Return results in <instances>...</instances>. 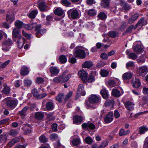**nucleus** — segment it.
<instances>
[{
	"label": "nucleus",
	"mask_w": 148,
	"mask_h": 148,
	"mask_svg": "<svg viewBox=\"0 0 148 148\" xmlns=\"http://www.w3.org/2000/svg\"><path fill=\"white\" fill-rule=\"evenodd\" d=\"M93 65L92 62L91 61H85L82 65L83 67L85 68H89Z\"/></svg>",
	"instance_id": "c756f323"
},
{
	"label": "nucleus",
	"mask_w": 148,
	"mask_h": 148,
	"mask_svg": "<svg viewBox=\"0 0 148 148\" xmlns=\"http://www.w3.org/2000/svg\"><path fill=\"white\" fill-rule=\"evenodd\" d=\"M147 21L145 19L144 17H143L140 19L137 23V25L139 24V26H143L147 24Z\"/></svg>",
	"instance_id": "473e14b6"
},
{
	"label": "nucleus",
	"mask_w": 148,
	"mask_h": 148,
	"mask_svg": "<svg viewBox=\"0 0 148 148\" xmlns=\"http://www.w3.org/2000/svg\"><path fill=\"white\" fill-rule=\"evenodd\" d=\"M109 73V71L105 69L101 70L100 72V74L103 77H106L108 75Z\"/></svg>",
	"instance_id": "79ce46f5"
},
{
	"label": "nucleus",
	"mask_w": 148,
	"mask_h": 148,
	"mask_svg": "<svg viewBox=\"0 0 148 148\" xmlns=\"http://www.w3.org/2000/svg\"><path fill=\"white\" fill-rule=\"evenodd\" d=\"M95 78L92 75H90L87 78V77L86 79L84 82H87L88 83H92L95 81Z\"/></svg>",
	"instance_id": "a18cd8bd"
},
{
	"label": "nucleus",
	"mask_w": 148,
	"mask_h": 148,
	"mask_svg": "<svg viewBox=\"0 0 148 148\" xmlns=\"http://www.w3.org/2000/svg\"><path fill=\"white\" fill-rule=\"evenodd\" d=\"M10 110H12L17 106L18 101L17 100L12 98L7 97L3 100Z\"/></svg>",
	"instance_id": "f03ea898"
},
{
	"label": "nucleus",
	"mask_w": 148,
	"mask_h": 148,
	"mask_svg": "<svg viewBox=\"0 0 148 148\" xmlns=\"http://www.w3.org/2000/svg\"><path fill=\"white\" fill-rule=\"evenodd\" d=\"M82 126L83 128L86 129H88L89 128L93 130L95 128V125L94 124L89 122L84 123L82 125Z\"/></svg>",
	"instance_id": "9b49d317"
},
{
	"label": "nucleus",
	"mask_w": 148,
	"mask_h": 148,
	"mask_svg": "<svg viewBox=\"0 0 148 148\" xmlns=\"http://www.w3.org/2000/svg\"><path fill=\"white\" fill-rule=\"evenodd\" d=\"M85 142L89 144H91L92 142V140L90 137L88 136L86 137L85 139Z\"/></svg>",
	"instance_id": "e2e57ef3"
},
{
	"label": "nucleus",
	"mask_w": 148,
	"mask_h": 148,
	"mask_svg": "<svg viewBox=\"0 0 148 148\" xmlns=\"http://www.w3.org/2000/svg\"><path fill=\"white\" fill-rule=\"evenodd\" d=\"M78 73L81 79L84 82H85L87 77L88 73L85 71L81 70L78 72Z\"/></svg>",
	"instance_id": "1a4fd4ad"
},
{
	"label": "nucleus",
	"mask_w": 148,
	"mask_h": 148,
	"mask_svg": "<svg viewBox=\"0 0 148 148\" xmlns=\"http://www.w3.org/2000/svg\"><path fill=\"white\" fill-rule=\"evenodd\" d=\"M61 77V75L59 76L55 77L53 79V82L55 83H62Z\"/></svg>",
	"instance_id": "a19ab883"
},
{
	"label": "nucleus",
	"mask_w": 148,
	"mask_h": 148,
	"mask_svg": "<svg viewBox=\"0 0 148 148\" xmlns=\"http://www.w3.org/2000/svg\"><path fill=\"white\" fill-rule=\"evenodd\" d=\"M15 26L18 28H21L22 27L23 25V22L19 20L16 21L14 23Z\"/></svg>",
	"instance_id": "58836bf2"
},
{
	"label": "nucleus",
	"mask_w": 148,
	"mask_h": 148,
	"mask_svg": "<svg viewBox=\"0 0 148 148\" xmlns=\"http://www.w3.org/2000/svg\"><path fill=\"white\" fill-rule=\"evenodd\" d=\"M132 86L134 88H138L140 85L141 84L138 79L135 78L132 82Z\"/></svg>",
	"instance_id": "f3484780"
},
{
	"label": "nucleus",
	"mask_w": 148,
	"mask_h": 148,
	"mask_svg": "<svg viewBox=\"0 0 148 148\" xmlns=\"http://www.w3.org/2000/svg\"><path fill=\"white\" fill-rule=\"evenodd\" d=\"M45 106L48 110H52L54 107V104L52 101H49L46 103Z\"/></svg>",
	"instance_id": "a211bd4d"
},
{
	"label": "nucleus",
	"mask_w": 148,
	"mask_h": 148,
	"mask_svg": "<svg viewBox=\"0 0 148 148\" xmlns=\"http://www.w3.org/2000/svg\"><path fill=\"white\" fill-rule=\"evenodd\" d=\"M29 72L28 68L25 66L22 67L20 70V73L22 76H25L27 75Z\"/></svg>",
	"instance_id": "6ab92c4d"
},
{
	"label": "nucleus",
	"mask_w": 148,
	"mask_h": 148,
	"mask_svg": "<svg viewBox=\"0 0 148 148\" xmlns=\"http://www.w3.org/2000/svg\"><path fill=\"white\" fill-rule=\"evenodd\" d=\"M67 60V58L64 55H62L59 58V62L61 64L65 63L66 62Z\"/></svg>",
	"instance_id": "ea45409f"
},
{
	"label": "nucleus",
	"mask_w": 148,
	"mask_h": 148,
	"mask_svg": "<svg viewBox=\"0 0 148 148\" xmlns=\"http://www.w3.org/2000/svg\"><path fill=\"white\" fill-rule=\"evenodd\" d=\"M142 100L144 102V104H145L148 103V96H143L142 98Z\"/></svg>",
	"instance_id": "338daca9"
},
{
	"label": "nucleus",
	"mask_w": 148,
	"mask_h": 148,
	"mask_svg": "<svg viewBox=\"0 0 148 148\" xmlns=\"http://www.w3.org/2000/svg\"><path fill=\"white\" fill-rule=\"evenodd\" d=\"M130 132L129 130L125 131L123 129L121 128L119 130V134L120 136H124L128 134Z\"/></svg>",
	"instance_id": "b1692460"
},
{
	"label": "nucleus",
	"mask_w": 148,
	"mask_h": 148,
	"mask_svg": "<svg viewBox=\"0 0 148 148\" xmlns=\"http://www.w3.org/2000/svg\"><path fill=\"white\" fill-rule=\"evenodd\" d=\"M129 58L134 60L137 58V56L135 53H131L129 54Z\"/></svg>",
	"instance_id": "5fc2aeb1"
},
{
	"label": "nucleus",
	"mask_w": 148,
	"mask_h": 148,
	"mask_svg": "<svg viewBox=\"0 0 148 148\" xmlns=\"http://www.w3.org/2000/svg\"><path fill=\"white\" fill-rule=\"evenodd\" d=\"M108 54L105 53H103L101 54L100 56L101 58L105 60H107L108 59Z\"/></svg>",
	"instance_id": "774afa93"
},
{
	"label": "nucleus",
	"mask_w": 148,
	"mask_h": 148,
	"mask_svg": "<svg viewBox=\"0 0 148 148\" xmlns=\"http://www.w3.org/2000/svg\"><path fill=\"white\" fill-rule=\"evenodd\" d=\"M41 25L40 24L38 25L35 23L34 31L36 32V36L39 38L41 35L44 34L46 32V30L45 29H41Z\"/></svg>",
	"instance_id": "7ed1b4c3"
},
{
	"label": "nucleus",
	"mask_w": 148,
	"mask_h": 148,
	"mask_svg": "<svg viewBox=\"0 0 148 148\" xmlns=\"http://www.w3.org/2000/svg\"><path fill=\"white\" fill-rule=\"evenodd\" d=\"M61 3L63 5L68 6L71 4V3L67 0H62L61 1Z\"/></svg>",
	"instance_id": "6e6d98bb"
},
{
	"label": "nucleus",
	"mask_w": 148,
	"mask_h": 148,
	"mask_svg": "<svg viewBox=\"0 0 148 148\" xmlns=\"http://www.w3.org/2000/svg\"><path fill=\"white\" fill-rule=\"evenodd\" d=\"M22 129L25 133L27 134L30 133L31 132V128L28 125H26L22 128Z\"/></svg>",
	"instance_id": "7c9ffc66"
},
{
	"label": "nucleus",
	"mask_w": 148,
	"mask_h": 148,
	"mask_svg": "<svg viewBox=\"0 0 148 148\" xmlns=\"http://www.w3.org/2000/svg\"><path fill=\"white\" fill-rule=\"evenodd\" d=\"M38 13V12L36 10H34L32 11L29 14V17L31 18H34L36 15Z\"/></svg>",
	"instance_id": "f704fd0d"
},
{
	"label": "nucleus",
	"mask_w": 148,
	"mask_h": 148,
	"mask_svg": "<svg viewBox=\"0 0 148 148\" xmlns=\"http://www.w3.org/2000/svg\"><path fill=\"white\" fill-rule=\"evenodd\" d=\"M148 130V128L145 126H141L139 128V132L141 134H144L146 131Z\"/></svg>",
	"instance_id": "c85d7f7f"
},
{
	"label": "nucleus",
	"mask_w": 148,
	"mask_h": 148,
	"mask_svg": "<svg viewBox=\"0 0 148 148\" xmlns=\"http://www.w3.org/2000/svg\"><path fill=\"white\" fill-rule=\"evenodd\" d=\"M32 93L35 97H36L38 99V98L39 94L38 92L37 91L36 89H33L32 90Z\"/></svg>",
	"instance_id": "8fccbe9b"
},
{
	"label": "nucleus",
	"mask_w": 148,
	"mask_h": 148,
	"mask_svg": "<svg viewBox=\"0 0 148 148\" xmlns=\"http://www.w3.org/2000/svg\"><path fill=\"white\" fill-rule=\"evenodd\" d=\"M139 15L136 13L132 15L131 17L128 19L127 22L128 23L131 24L133 23L139 17Z\"/></svg>",
	"instance_id": "4468645a"
},
{
	"label": "nucleus",
	"mask_w": 148,
	"mask_h": 148,
	"mask_svg": "<svg viewBox=\"0 0 148 148\" xmlns=\"http://www.w3.org/2000/svg\"><path fill=\"white\" fill-rule=\"evenodd\" d=\"M134 64L133 62L129 61L126 64V67L128 69L130 67H132L134 66Z\"/></svg>",
	"instance_id": "052dcab7"
},
{
	"label": "nucleus",
	"mask_w": 148,
	"mask_h": 148,
	"mask_svg": "<svg viewBox=\"0 0 148 148\" xmlns=\"http://www.w3.org/2000/svg\"><path fill=\"white\" fill-rule=\"evenodd\" d=\"M35 118L38 120H41L44 117V113L42 112H37L35 114Z\"/></svg>",
	"instance_id": "4be33fe9"
},
{
	"label": "nucleus",
	"mask_w": 148,
	"mask_h": 148,
	"mask_svg": "<svg viewBox=\"0 0 148 148\" xmlns=\"http://www.w3.org/2000/svg\"><path fill=\"white\" fill-rule=\"evenodd\" d=\"M12 44V41L10 38L5 39L2 43V50L5 51H8Z\"/></svg>",
	"instance_id": "20e7f679"
},
{
	"label": "nucleus",
	"mask_w": 148,
	"mask_h": 148,
	"mask_svg": "<svg viewBox=\"0 0 148 148\" xmlns=\"http://www.w3.org/2000/svg\"><path fill=\"white\" fill-rule=\"evenodd\" d=\"M110 2V0H101L100 5L103 8H108L109 6Z\"/></svg>",
	"instance_id": "aec40b11"
},
{
	"label": "nucleus",
	"mask_w": 148,
	"mask_h": 148,
	"mask_svg": "<svg viewBox=\"0 0 148 148\" xmlns=\"http://www.w3.org/2000/svg\"><path fill=\"white\" fill-rule=\"evenodd\" d=\"M35 23H33L29 24H26L24 26L25 29L27 30H30L33 29L35 26Z\"/></svg>",
	"instance_id": "c9c22d12"
},
{
	"label": "nucleus",
	"mask_w": 148,
	"mask_h": 148,
	"mask_svg": "<svg viewBox=\"0 0 148 148\" xmlns=\"http://www.w3.org/2000/svg\"><path fill=\"white\" fill-rule=\"evenodd\" d=\"M143 148H148V137L145 138L143 146Z\"/></svg>",
	"instance_id": "69168bd1"
},
{
	"label": "nucleus",
	"mask_w": 148,
	"mask_h": 148,
	"mask_svg": "<svg viewBox=\"0 0 148 148\" xmlns=\"http://www.w3.org/2000/svg\"><path fill=\"white\" fill-rule=\"evenodd\" d=\"M113 112H110L106 115L104 119L105 122L106 123H109L113 120Z\"/></svg>",
	"instance_id": "9d476101"
},
{
	"label": "nucleus",
	"mask_w": 148,
	"mask_h": 148,
	"mask_svg": "<svg viewBox=\"0 0 148 148\" xmlns=\"http://www.w3.org/2000/svg\"><path fill=\"white\" fill-rule=\"evenodd\" d=\"M118 34L117 32L115 31H111L109 32L108 36L110 37L114 38L116 37Z\"/></svg>",
	"instance_id": "603ef678"
},
{
	"label": "nucleus",
	"mask_w": 148,
	"mask_h": 148,
	"mask_svg": "<svg viewBox=\"0 0 148 148\" xmlns=\"http://www.w3.org/2000/svg\"><path fill=\"white\" fill-rule=\"evenodd\" d=\"M89 101L91 103H99L101 101V97L99 96L92 95L89 98Z\"/></svg>",
	"instance_id": "0eeeda50"
},
{
	"label": "nucleus",
	"mask_w": 148,
	"mask_h": 148,
	"mask_svg": "<svg viewBox=\"0 0 148 148\" xmlns=\"http://www.w3.org/2000/svg\"><path fill=\"white\" fill-rule=\"evenodd\" d=\"M112 93L113 95L116 97H119L121 95V93L118 89L114 88L112 91Z\"/></svg>",
	"instance_id": "cd10ccee"
},
{
	"label": "nucleus",
	"mask_w": 148,
	"mask_h": 148,
	"mask_svg": "<svg viewBox=\"0 0 148 148\" xmlns=\"http://www.w3.org/2000/svg\"><path fill=\"white\" fill-rule=\"evenodd\" d=\"M85 13L88 14V16H94L96 14L95 10L94 9H91L88 10H86Z\"/></svg>",
	"instance_id": "bb28decb"
},
{
	"label": "nucleus",
	"mask_w": 148,
	"mask_h": 148,
	"mask_svg": "<svg viewBox=\"0 0 148 148\" xmlns=\"http://www.w3.org/2000/svg\"><path fill=\"white\" fill-rule=\"evenodd\" d=\"M69 17L73 19L77 18L79 17V12L76 10H69L67 12Z\"/></svg>",
	"instance_id": "39448f33"
},
{
	"label": "nucleus",
	"mask_w": 148,
	"mask_h": 148,
	"mask_svg": "<svg viewBox=\"0 0 148 148\" xmlns=\"http://www.w3.org/2000/svg\"><path fill=\"white\" fill-rule=\"evenodd\" d=\"M80 141L79 139L77 138L74 139L72 141V143L74 145H77L80 143Z\"/></svg>",
	"instance_id": "4d7b16f0"
},
{
	"label": "nucleus",
	"mask_w": 148,
	"mask_h": 148,
	"mask_svg": "<svg viewBox=\"0 0 148 148\" xmlns=\"http://www.w3.org/2000/svg\"><path fill=\"white\" fill-rule=\"evenodd\" d=\"M72 94V92L71 91H70L66 95L64 98V100L65 101L68 100L71 97Z\"/></svg>",
	"instance_id": "bf43d9fd"
},
{
	"label": "nucleus",
	"mask_w": 148,
	"mask_h": 148,
	"mask_svg": "<svg viewBox=\"0 0 148 148\" xmlns=\"http://www.w3.org/2000/svg\"><path fill=\"white\" fill-rule=\"evenodd\" d=\"M64 97V95L63 93H60L56 96V99L59 102L61 103Z\"/></svg>",
	"instance_id": "2f4dec72"
},
{
	"label": "nucleus",
	"mask_w": 148,
	"mask_h": 148,
	"mask_svg": "<svg viewBox=\"0 0 148 148\" xmlns=\"http://www.w3.org/2000/svg\"><path fill=\"white\" fill-rule=\"evenodd\" d=\"M20 139L18 138H16L13 139L10 142L8 143V145L10 147H12L14 144L19 141Z\"/></svg>",
	"instance_id": "72a5a7b5"
},
{
	"label": "nucleus",
	"mask_w": 148,
	"mask_h": 148,
	"mask_svg": "<svg viewBox=\"0 0 148 148\" xmlns=\"http://www.w3.org/2000/svg\"><path fill=\"white\" fill-rule=\"evenodd\" d=\"M148 72V69L145 66H142L139 67L138 74L139 75L142 76H144Z\"/></svg>",
	"instance_id": "6e6552de"
},
{
	"label": "nucleus",
	"mask_w": 148,
	"mask_h": 148,
	"mask_svg": "<svg viewBox=\"0 0 148 148\" xmlns=\"http://www.w3.org/2000/svg\"><path fill=\"white\" fill-rule=\"evenodd\" d=\"M74 55L76 57L83 58L85 57L86 53L85 51L82 49H79L74 52Z\"/></svg>",
	"instance_id": "423d86ee"
},
{
	"label": "nucleus",
	"mask_w": 148,
	"mask_h": 148,
	"mask_svg": "<svg viewBox=\"0 0 148 148\" xmlns=\"http://www.w3.org/2000/svg\"><path fill=\"white\" fill-rule=\"evenodd\" d=\"M50 71L52 74L55 75H57L59 73V69H57V68L53 66L50 67Z\"/></svg>",
	"instance_id": "a878e982"
},
{
	"label": "nucleus",
	"mask_w": 148,
	"mask_h": 148,
	"mask_svg": "<svg viewBox=\"0 0 148 148\" xmlns=\"http://www.w3.org/2000/svg\"><path fill=\"white\" fill-rule=\"evenodd\" d=\"M108 143V142L106 140H105L102 141L101 144L99 145L100 148H104L106 147Z\"/></svg>",
	"instance_id": "09e8293b"
},
{
	"label": "nucleus",
	"mask_w": 148,
	"mask_h": 148,
	"mask_svg": "<svg viewBox=\"0 0 148 148\" xmlns=\"http://www.w3.org/2000/svg\"><path fill=\"white\" fill-rule=\"evenodd\" d=\"M18 132L16 130H12L10 132L9 135L13 136H14L17 135L18 134Z\"/></svg>",
	"instance_id": "864d4df0"
},
{
	"label": "nucleus",
	"mask_w": 148,
	"mask_h": 148,
	"mask_svg": "<svg viewBox=\"0 0 148 148\" xmlns=\"http://www.w3.org/2000/svg\"><path fill=\"white\" fill-rule=\"evenodd\" d=\"M39 140L41 143H45L48 141V139L44 135H41L39 137Z\"/></svg>",
	"instance_id": "c03bdc74"
},
{
	"label": "nucleus",
	"mask_w": 148,
	"mask_h": 148,
	"mask_svg": "<svg viewBox=\"0 0 148 148\" xmlns=\"http://www.w3.org/2000/svg\"><path fill=\"white\" fill-rule=\"evenodd\" d=\"M22 34L23 35L26 37L27 39H29L30 38L31 34L27 33L23 30L22 31Z\"/></svg>",
	"instance_id": "13d9d810"
},
{
	"label": "nucleus",
	"mask_w": 148,
	"mask_h": 148,
	"mask_svg": "<svg viewBox=\"0 0 148 148\" xmlns=\"http://www.w3.org/2000/svg\"><path fill=\"white\" fill-rule=\"evenodd\" d=\"M101 94L102 95L103 98L106 99L108 98V91L105 89H103L101 91Z\"/></svg>",
	"instance_id": "4c0bfd02"
},
{
	"label": "nucleus",
	"mask_w": 148,
	"mask_h": 148,
	"mask_svg": "<svg viewBox=\"0 0 148 148\" xmlns=\"http://www.w3.org/2000/svg\"><path fill=\"white\" fill-rule=\"evenodd\" d=\"M4 88L2 91V92L5 94H8L9 93L10 91V88L9 87L6 85L5 83L3 85Z\"/></svg>",
	"instance_id": "e433bc0d"
},
{
	"label": "nucleus",
	"mask_w": 148,
	"mask_h": 148,
	"mask_svg": "<svg viewBox=\"0 0 148 148\" xmlns=\"http://www.w3.org/2000/svg\"><path fill=\"white\" fill-rule=\"evenodd\" d=\"M67 72L64 71L63 74L61 75L62 77V82L63 83L67 82L71 76V74H70L66 75L65 74Z\"/></svg>",
	"instance_id": "ddd939ff"
},
{
	"label": "nucleus",
	"mask_w": 148,
	"mask_h": 148,
	"mask_svg": "<svg viewBox=\"0 0 148 148\" xmlns=\"http://www.w3.org/2000/svg\"><path fill=\"white\" fill-rule=\"evenodd\" d=\"M82 121V118L80 116L76 115L74 116L73 118L74 123L76 124H80Z\"/></svg>",
	"instance_id": "2eb2a0df"
},
{
	"label": "nucleus",
	"mask_w": 148,
	"mask_h": 148,
	"mask_svg": "<svg viewBox=\"0 0 148 148\" xmlns=\"http://www.w3.org/2000/svg\"><path fill=\"white\" fill-rule=\"evenodd\" d=\"M98 17L101 20H104L107 17L106 15L103 12H101L98 15Z\"/></svg>",
	"instance_id": "de8ad7c7"
},
{
	"label": "nucleus",
	"mask_w": 148,
	"mask_h": 148,
	"mask_svg": "<svg viewBox=\"0 0 148 148\" xmlns=\"http://www.w3.org/2000/svg\"><path fill=\"white\" fill-rule=\"evenodd\" d=\"M132 74L130 72H127L123 75L122 78L124 80H129L131 78Z\"/></svg>",
	"instance_id": "412c9836"
},
{
	"label": "nucleus",
	"mask_w": 148,
	"mask_h": 148,
	"mask_svg": "<svg viewBox=\"0 0 148 148\" xmlns=\"http://www.w3.org/2000/svg\"><path fill=\"white\" fill-rule=\"evenodd\" d=\"M6 20L8 22L11 23L15 20V18L13 16L7 14L6 15Z\"/></svg>",
	"instance_id": "37998d69"
},
{
	"label": "nucleus",
	"mask_w": 148,
	"mask_h": 148,
	"mask_svg": "<svg viewBox=\"0 0 148 148\" xmlns=\"http://www.w3.org/2000/svg\"><path fill=\"white\" fill-rule=\"evenodd\" d=\"M10 62V60H8L6 61L4 63H2L1 62H0V68L1 69H3Z\"/></svg>",
	"instance_id": "3c124183"
},
{
	"label": "nucleus",
	"mask_w": 148,
	"mask_h": 148,
	"mask_svg": "<svg viewBox=\"0 0 148 148\" xmlns=\"http://www.w3.org/2000/svg\"><path fill=\"white\" fill-rule=\"evenodd\" d=\"M32 83L30 80L28 79H25L24 80V84L25 86H30Z\"/></svg>",
	"instance_id": "0e129e2a"
},
{
	"label": "nucleus",
	"mask_w": 148,
	"mask_h": 148,
	"mask_svg": "<svg viewBox=\"0 0 148 148\" xmlns=\"http://www.w3.org/2000/svg\"><path fill=\"white\" fill-rule=\"evenodd\" d=\"M133 49L136 52L141 53L143 51L142 46L140 45H137L135 47H133Z\"/></svg>",
	"instance_id": "dca6fc26"
},
{
	"label": "nucleus",
	"mask_w": 148,
	"mask_h": 148,
	"mask_svg": "<svg viewBox=\"0 0 148 148\" xmlns=\"http://www.w3.org/2000/svg\"><path fill=\"white\" fill-rule=\"evenodd\" d=\"M29 108L28 106L25 107L21 111L19 112L20 115L23 117H24L26 115V112Z\"/></svg>",
	"instance_id": "393cba45"
},
{
	"label": "nucleus",
	"mask_w": 148,
	"mask_h": 148,
	"mask_svg": "<svg viewBox=\"0 0 148 148\" xmlns=\"http://www.w3.org/2000/svg\"><path fill=\"white\" fill-rule=\"evenodd\" d=\"M84 89V86L83 84H79L78 86L77 93H80Z\"/></svg>",
	"instance_id": "680f3d73"
},
{
	"label": "nucleus",
	"mask_w": 148,
	"mask_h": 148,
	"mask_svg": "<svg viewBox=\"0 0 148 148\" xmlns=\"http://www.w3.org/2000/svg\"><path fill=\"white\" fill-rule=\"evenodd\" d=\"M12 36L14 40L17 42L18 46L20 48H22L25 41V39L19 33L18 30L14 28L12 31Z\"/></svg>",
	"instance_id": "f257e3e1"
},
{
	"label": "nucleus",
	"mask_w": 148,
	"mask_h": 148,
	"mask_svg": "<svg viewBox=\"0 0 148 148\" xmlns=\"http://www.w3.org/2000/svg\"><path fill=\"white\" fill-rule=\"evenodd\" d=\"M55 14L59 16H61L63 14V11L61 9L57 8L54 11Z\"/></svg>",
	"instance_id": "49530a36"
},
{
	"label": "nucleus",
	"mask_w": 148,
	"mask_h": 148,
	"mask_svg": "<svg viewBox=\"0 0 148 148\" xmlns=\"http://www.w3.org/2000/svg\"><path fill=\"white\" fill-rule=\"evenodd\" d=\"M38 8L40 11L42 12L47 11V10L46 9L45 3L43 2H40L38 5Z\"/></svg>",
	"instance_id": "5701e85b"
},
{
	"label": "nucleus",
	"mask_w": 148,
	"mask_h": 148,
	"mask_svg": "<svg viewBox=\"0 0 148 148\" xmlns=\"http://www.w3.org/2000/svg\"><path fill=\"white\" fill-rule=\"evenodd\" d=\"M134 104L132 102L129 101H126L125 103L126 108L129 110H132L134 108Z\"/></svg>",
	"instance_id": "f8f14e48"
}]
</instances>
